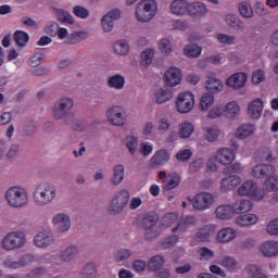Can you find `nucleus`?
Here are the masks:
<instances>
[{
  "label": "nucleus",
  "mask_w": 278,
  "mask_h": 278,
  "mask_svg": "<svg viewBox=\"0 0 278 278\" xmlns=\"http://www.w3.org/2000/svg\"><path fill=\"white\" fill-rule=\"evenodd\" d=\"M4 199L10 207L21 210V207L28 205L29 193L23 186H12L4 192Z\"/></svg>",
  "instance_id": "nucleus-1"
},
{
  "label": "nucleus",
  "mask_w": 278,
  "mask_h": 278,
  "mask_svg": "<svg viewBox=\"0 0 278 278\" xmlns=\"http://www.w3.org/2000/svg\"><path fill=\"white\" fill-rule=\"evenodd\" d=\"M157 16L155 0H141L135 7V17L138 23H151Z\"/></svg>",
  "instance_id": "nucleus-2"
},
{
  "label": "nucleus",
  "mask_w": 278,
  "mask_h": 278,
  "mask_svg": "<svg viewBox=\"0 0 278 278\" xmlns=\"http://www.w3.org/2000/svg\"><path fill=\"white\" fill-rule=\"evenodd\" d=\"M58 197V189L51 184H40L33 192V201L38 207H45L49 205L53 199Z\"/></svg>",
  "instance_id": "nucleus-3"
},
{
  "label": "nucleus",
  "mask_w": 278,
  "mask_h": 278,
  "mask_svg": "<svg viewBox=\"0 0 278 278\" xmlns=\"http://www.w3.org/2000/svg\"><path fill=\"white\" fill-rule=\"evenodd\" d=\"M239 197H249L251 201L262 202L266 199V191L260 188V185L255 180H245L237 189Z\"/></svg>",
  "instance_id": "nucleus-4"
},
{
  "label": "nucleus",
  "mask_w": 278,
  "mask_h": 278,
  "mask_svg": "<svg viewBox=\"0 0 278 278\" xmlns=\"http://www.w3.org/2000/svg\"><path fill=\"white\" fill-rule=\"evenodd\" d=\"M27 244V235L21 230L11 231L1 241L3 251H17Z\"/></svg>",
  "instance_id": "nucleus-5"
},
{
  "label": "nucleus",
  "mask_w": 278,
  "mask_h": 278,
  "mask_svg": "<svg viewBox=\"0 0 278 278\" xmlns=\"http://www.w3.org/2000/svg\"><path fill=\"white\" fill-rule=\"evenodd\" d=\"M194 105H197V100L194 93L190 91H182L175 99V110L178 114H190Z\"/></svg>",
  "instance_id": "nucleus-6"
},
{
  "label": "nucleus",
  "mask_w": 278,
  "mask_h": 278,
  "mask_svg": "<svg viewBox=\"0 0 278 278\" xmlns=\"http://www.w3.org/2000/svg\"><path fill=\"white\" fill-rule=\"evenodd\" d=\"M75 102L68 97L61 98L52 106V116L54 121H62L68 116V112L73 110Z\"/></svg>",
  "instance_id": "nucleus-7"
},
{
  "label": "nucleus",
  "mask_w": 278,
  "mask_h": 278,
  "mask_svg": "<svg viewBox=\"0 0 278 278\" xmlns=\"http://www.w3.org/2000/svg\"><path fill=\"white\" fill-rule=\"evenodd\" d=\"M79 253H81L79 247L68 245L65 250L61 251L59 257L56 255H52L50 257V263L52 266H62L64 263L73 262Z\"/></svg>",
  "instance_id": "nucleus-8"
},
{
  "label": "nucleus",
  "mask_w": 278,
  "mask_h": 278,
  "mask_svg": "<svg viewBox=\"0 0 278 278\" xmlns=\"http://www.w3.org/2000/svg\"><path fill=\"white\" fill-rule=\"evenodd\" d=\"M189 201L195 210L205 212V210H210L214 205L216 199L214 194L203 191L195 194L192 199L189 198Z\"/></svg>",
  "instance_id": "nucleus-9"
},
{
  "label": "nucleus",
  "mask_w": 278,
  "mask_h": 278,
  "mask_svg": "<svg viewBox=\"0 0 278 278\" xmlns=\"http://www.w3.org/2000/svg\"><path fill=\"white\" fill-rule=\"evenodd\" d=\"M105 116L114 127H124L127 124V114L121 105H114L105 112Z\"/></svg>",
  "instance_id": "nucleus-10"
},
{
  "label": "nucleus",
  "mask_w": 278,
  "mask_h": 278,
  "mask_svg": "<svg viewBox=\"0 0 278 278\" xmlns=\"http://www.w3.org/2000/svg\"><path fill=\"white\" fill-rule=\"evenodd\" d=\"M184 79V72L181 68L170 66L163 75V81L167 88H177Z\"/></svg>",
  "instance_id": "nucleus-11"
},
{
  "label": "nucleus",
  "mask_w": 278,
  "mask_h": 278,
  "mask_svg": "<svg viewBox=\"0 0 278 278\" xmlns=\"http://www.w3.org/2000/svg\"><path fill=\"white\" fill-rule=\"evenodd\" d=\"M128 203H129V191L122 190L113 197L109 205V211L111 212V214H121V212L125 210Z\"/></svg>",
  "instance_id": "nucleus-12"
},
{
  "label": "nucleus",
  "mask_w": 278,
  "mask_h": 278,
  "mask_svg": "<svg viewBox=\"0 0 278 278\" xmlns=\"http://www.w3.org/2000/svg\"><path fill=\"white\" fill-rule=\"evenodd\" d=\"M34 254H24L20 257L18 261H14L12 256H7L2 265L4 266V268H9L10 270H18V268H25V266L34 264Z\"/></svg>",
  "instance_id": "nucleus-13"
},
{
  "label": "nucleus",
  "mask_w": 278,
  "mask_h": 278,
  "mask_svg": "<svg viewBox=\"0 0 278 278\" xmlns=\"http://www.w3.org/2000/svg\"><path fill=\"white\" fill-rule=\"evenodd\" d=\"M248 81L249 74L244 72H237L226 79V86L227 88H230V90H242V88L247 87Z\"/></svg>",
  "instance_id": "nucleus-14"
},
{
  "label": "nucleus",
  "mask_w": 278,
  "mask_h": 278,
  "mask_svg": "<svg viewBox=\"0 0 278 278\" xmlns=\"http://www.w3.org/2000/svg\"><path fill=\"white\" fill-rule=\"evenodd\" d=\"M215 159L222 166H230L236 162V151L231 148H219L215 152Z\"/></svg>",
  "instance_id": "nucleus-15"
},
{
  "label": "nucleus",
  "mask_w": 278,
  "mask_h": 278,
  "mask_svg": "<svg viewBox=\"0 0 278 278\" xmlns=\"http://www.w3.org/2000/svg\"><path fill=\"white\" fill-rule=\"evenodd\" d=\"M34 244L35 247H38V249H48V247L55 244V239L53 238L51 230H41L35 235Z\"/></svg>",
  "instance_id": "nucleus-16"
},
{
  "label": "nucleus",
  "mask_w": 278,
  "mask_h": 278,
  "mask_svg": "<svg viewBox=\"0 0 278 278\" xmlns=\"http://www.w3.org/2000/svg\"><path fill=\"white\" fill-rule=\"evenodd\" d=\"M175 97V92L168 87H159L153 91V101L156 105H165Z\"/></svg>",
  "instance_id": "nucleus-17"
},
{
  "label": "nucleus",
  "mask_w": 278,
  "mask_h": 278,
  "mask_svg": "<svg viewBox=\"0 0 278 278\" xmlns=\"http://www.w3.org/2000/svg\"><path fill=\"white\" fill-rule=\"evenodd\" d=\"M157 216H148L143 219V227L146 229V238L147 240H153V238H157L161 231L157 226Z\"/></svg>",
  "instance_id": "nucleus-18"
},
{
  "label": "nucleus",
  "mask_w": 278,
  "mask_h": 278,
  "mask_svg": "<svg viewBox=\"0 0 278 278\" xmlns=\"http://www.w3.org/2000/svg\"><path fill=\"white\" fill-rule=\"evenodd\" d=\"M238 238V230L233 227H224L217 231L216 241L219 244H229Z\"/></svg>",
  "instance_id": "nucleus-19"
},
{
  "label": "nucleus",
  "mask_w": 278,
  "mask_h": 278,
  "mask_svg": "<svg viewBox=\"0 0 278 278\" xmlns=\"http://www.w3.org/2000/svg\"><path fill=\"white\" fill-rule=\"evenodd\" d=\"M204 88L206 91H208V94H220L223 90H225V84L223 83V79L216 78L214 76H207Z\"/></svg>",
  "instance_id": "nucleus-20"
},
{
  "label": "nucleus",
  "mask_w": 278,
  "mask_h": 278,
  "mask_svg": "<svg viewBox=\"0 0 278 278\" xmlns=\"http://www.w3.org/2000/svg\"><path fill=\"white\" fill-rule=\"evenodd\" d=\"M167 162H170V152H168L166 149H160L152 155L150 160V164L154 168L166 166Z\"/></svg>",
  "instance_id": "nucleus-21"
},
{
  "label": "nucleus",
  "mask_w": 278,
  "mask_h": 278,
  "mask_svg": "<svg viewBox=\"0 0 278 278\" xmlns=\"http://www.w3.org/2000/svg\"><path fill=\"white\" fill-rule=\"evenodd\" d=\"M277 173V168L273 164H258L253 167L251 170V176L254 177V179H264V177L268 175H275Z\"/></svg>",
  "instance_id": "nucleus-22"
},
{
  "label": "nucleus",
  "mask_w": 278,
  "mask_h": 278,
  "mask_svg": "<svg viewBox=\"0 0 278 278\" xmlns=\"http://www.w3.org/2000/svg\"><path fill=\"white\" fill-rule=\"evenodd\" d=\"M233 214H248L253 211L254 204L253 200L250 199H238L231 204Z\"/></svg>",
  "instance_id": "nucleus-23"
},
{
  "label": "nucleus",
  "mask_w": 278,
  "mask_h": 278,
  "mask_svg": "<svg viewBox=\"0 0 278 278\" xmlns=\"http://www.w3.org/2000/svg\"><path fill=\"white\" fill-rule=\"evenodd\" d=\"M258 251L263 257H277L278 241L277 240L264 241L263 243H261Z\"/></svg>",
  "instance_id": "nucleus-24"
},
{
  "label": "nucleus",
  "mask_w": 278,
  "mask_h": 278,
  "mask_svg": "<svg viewBox=\"0 0 278 278\" xmlns=\"http://www.w3.org/2000/svg\"><path fill=\"white\" fill-rule=\"evenodd\" d=\"M260 222V216L255 213H242L235 218V224L238 227H253Z\"/></svg>",
  "instance_id": "nucleus-25"
},
{
  "label": "nucleus",
  "mask_w": 278,
  "mask_h": 278,
  "mask_svg": "<svg viewBox=\"0 0 278 278\" xmlns=\"http://www.w3.org/2000/svg\"><path fill=\"white\" fill-rule=\"evenodd\" d=\"M121 18V10L114 9L108 14H105L101 20L102 29L106 33L112 31L114 29V21H118Z\"/></svg>",
  "instance_id": "nucleus-26"
},
{
  "label": "nucleus",
  "mask_w": 278,
  "mask_h": 278,
  "mask_svg": "<svg viewBox=\"0 0 278 278\" xmlns=\"http://www.w3.org/2000/svg\"><path fill=\"white\" fill-rule=\"evenodd\" d=\"M240 184H242V178L231 175L222 179L219 188L222 192H231V190H236Z\"/></svg>",
  "instance_id": "nucleus-27"
},
{
  "label": "nucleus",
  "mask_w": 278,
  "mask_h": 278,
  "mask_svg": "<svg viewBox=\"0 0 278 278\" xmlns=\"http://www.w3.org/2000/svg\"><path fill=\"white\" fill-rule=\"evenodd\" d=\"M52 224L55 225L61 233H64L71 229V217L66 213H58L53 216Z\"/></svg>",
  "instance_id": "nucleus-28"
},
{
  "label": "nucleus",
  "mask_w": 278,
  "mask_h": 278,
  "mask_svg": "<svg viewBox=\"0 0 278 278\" xmlns=\"http://www.w3.org/2000/svg\"><path fill=\"white\" fill-rule=\"evenodd\" d=\"M214 233H216V226L206 225L195 231L194 238L197 242H210Z\"/></svg>",
  "instance_id": "nucleus-29"
},
{
  "label": "nucleus",
  "mask_w": 278,
  "mask_h": 278,
  "mask_svg": "<svg viewBox=\"0 0 278 278\" xmlns=\"http://www.w3.org/2000/svg\"><path fill=\"white\" fill-rule=\"evenodd\" d=\"M256 131L257 127L255 125L242 124L236 129L235 137L238 138V140H247V138L254 136Z\"/></svg>",
  "instance_id": "nucleus-30"
},
{
  "label": "nucleus",
  "mask_w": 278,
  "mask_h": 278,
  "mask_svg": "<svg viewBox=\"0 0 278 278\" xmlns=\"http://www.w3.org/2000/svg\"><path fill=\"white\" fill-rule=\"evenodd\" d=\"M264 112V101L262 99H255L248 106V114L253 121L262 118V113Z\"/></svg>",
  "instance_id": "nucleus-31"
},
{
  "label": "nucleus",
  "mask_w": 278,
  "mask_h": 278,
  "mask_svg": "<svg viewBox=\"0 0 278 278\" xmlns=\"http://www.w3.org/2000/svg\"><path fill=\"white\" fill-rule=\"evenodd\" d=\"M235 216L231 204H222L215 210V218L218 220H231Z\"/></svg>",
  "instance_id": "nucleus-32"
},
{
  "label": "nucleus",
  "mask_w": 278,
  "mask_h": 278,
  "mask_svg": "<svg viewBox=\"0 0 278 278\" xmlns=\"http://www.w3.org/2000/svg\"><path fill=\"white\" fill-rule=\"evenodd\" d=\"M224 116L233 121L240 116V104L238 101H230L224 106Z\"/></svg>",
  "instance_id": "nucleus-33"
},
{
  "label": "nucleus",
  "mask_w": 278,
  "mask_h": 278,
  "mask_svg": "<svg viewBox=\"0 0 278 278\" xmlns=\"http://www.w3.org/2000/svg\"><path fill=\"white\" fill-rule=\"evenodd\" d=\"M189 16L203 17L207 14V7L202 2H191L188 7Z\"/></svg>",
  "instance_id": "nucleus-34"
},
{
  "label": "nucleus",
  "mask_w": 278,
  "mask_h": 278,
  "mask_svg": "<svg viewBox=\"0 0 278 278\" xmlns=\"http://www.w3.org/2000/svg\"><path fill=\"white\" fill-rule=\"evenodd\" d=\"M189 5L190 3L186 0H174L170 4V10L176 16H184L185 14H188Z\"/></svg>",
  "instance_id": "nucleus-35"
},
{
  "label": "nucleus",
  "mask_w": 278,
  "mask_h": 278,
  "mask_svg": "<svg viewBox=\"0 0 278 278\" xmlns=\"http://www.w3.org/2000/svg\"><path fill=\"white\" fill-rule=\"evenodd\" d=\"M225 23L228 24L229 27H232V29H236V31H244V22L238 18V15L233 13L226 14Z\"/></svg>",
  "instance_id": "nucleus-36"
},
{
  "label": "nucleus",
  "mask_w": 278,
  "mask_h": 278,
  "mask_svg": "<svg viewBox=\"0 0 278 278\" xmlns=\"http://www.w3.org/2000/svg\"><path fill=\"white\" fill-rule=\"evenodd\" d=\"M220 128L217 125H212L204 128V138L207 142H216L220 138Z\"/></svg>",
  "instance_id": "nucleus-37"
},
{
  "label": "nucleus",
  "mask_w": 278,
  "mask_h": 278,
  "mask_svg": "<svg viewBox=\"0 0 278 278\" xmlns=\"http://www.w3.org/2000/svg\"><path fill=\"white\" fill-rule=\"evenodd\" d=\"M153 58H155V50L148 48L141 52L140 65L142 68H149L153 64Z\"/></svg>",
  "instance_id": "nucleus-38"
},
{
  "label": "nucleus",
  "mask_w": 278,
  "mask_h": 278,
  "mask_svg": "<svg viewBox=\"0 0 278 278\" xmlns=\"http://www.w3.org/2000/svg\"><path fill=\"white\" fill-rule=\"evenodd\" d=\"M216 103V98L212 93H203L200 98V110L201 112H208L210 109Z\"/></svg>",
  "instance_id": "nucleus-39"
},
{
  "label": "nucleus",
  "mask_w": 278,
  "mask_h": 278,
  "mask_svg": "<svg viewBox=\"0 0 278 278\" xmlns=\"http://www.w3.org/2000/svg\"><path fill=\"white\" fill-rule=\"evenodd\" d=\"M90 33L87 30H77L72 33L67 38V45H78V42H84L88 40Z\"/></svg>",
  "instance_id": "nucleus-40"
},
{
  "label": "nucleus",
  "mask_w": 278,
  "mask_h": 278,
  "mask_svg": "<svg viewBox=\"0 0 278 278\" xmlns=\"http://www.w3.org/2000/svg\"><path fill=\"white\" fill-rule=\"evenodd\" d=\"M178 134H179L180 138H182L184 140L190 138V136H192V134H194V124H192L188 121L182 122L178 126Z\"/></svg>",
  "instance_id": "nucleus-41"
},
{
  "label": "nucleus",
  "mask_w": 278,
  "mask_h": 278,
  "mask_svg": "<svg viewBox=\"0 0 278 278\" xmlns=\"http://www.w3.org/2000/svg\"><path fill=\"white\" fill-rule=\"evenodd\" d=\"M126 149L129 151L130 155H136L138 153L139 139L134 135L126 136L124 140Z\"/></svg>",
  "instance_id": "nucleus-42"
},
{
  "label": "nucleus",
  "mask_w": 278,
  "mask_h": 278,
  "mask_svg": "<svg viewBox=\"0 0 278 278\" xmlns=\"http://www.w3.org/2000/svg\"><path fill=\"white\" fill-rule=\"evenodd\" d=\"M54 14L60 23H64V25H75V18L68 11L64 9H55Z\"/></svg>",
  "instance_id": "nucleus-43"
},
{
  "label": "nucleus",
  "mask_w": 278,
  "mask_h": 278,
  "mask_svg": "<svg viewBox=\"0 0 278 278\" xmlns=\"http://www.w3.org/2000/svg\"><path fill=\"white\" fill-rule=\"evenodd\" d=\"M179 184H181V176H179L177 173H170L168 174L163 186L165 190H175Z\"/></svg>",
  "instance_id": "nucleus-44"
},
{
  "label": "nucleus",
  "mask_w": 278,
  "mask_h": 278,
  "mask_svg": "<svg viewBox=\"0 0 278 278\" xmlns=\"http://www.w3.org/2000/svg\"><path fill=\"white\" fill-rule=\"evenodd\" d=\"M123 179H125V166L119 164L113 168L111 184H113V186H118L119 184H123Z\"/></svg>",
  "instance_id": "nucleus-45"
},
{
  "label": "nucleus",
  "mask_w": 278,
  "mask_h": 278,
  "mask_svg": "<svg viewBox=\"0 0 278 278\" xmlns=\"http://www.w3.org/2000/svg\"><path fill=\"white\" fill-rule=\"evenodd\" d=\"M238 10H239V14L243 18H253V16L255 14L253 11V7L251 5V2H249V1L240 2L238 4Z\"/></svg>",
  "instance_id": "nucleus-46"
},
{
  "label": "nucleus",
  "mask_w": 278,
  "mask_h": 278,
  "mask_svg": "<svg viewBox=\"0 0 278 278\" xmlns=\"http://www.w3.org/2000/svg\"><path fill=\"white\" fill-rule=\"evenodd\" d=\"M109 88H114V90H123L125 88V77L121 74L113 75L108 81Z\"/></svg>",
  "instance_id": "nucleus-47"
},
{
  "label": "nucleus",
  "mask_w": 278,
  "mask_h": 278,
  "mask_svg": "<svg viewBox=\"0 0 278 278\" xmlns=\"http://www.w3.org/2000/svg\"><path fill=\"white\" fill-rule=\"evenodd\" d=\"M263 190L266 192H278V176H269L263 184Z\"/></svg>",
  "instance_id": "nucleus-48"
},
{
  "label": "nucleus",
  "mask_w": 278,
  "mask_h": 278,
  "mask_svg": "<svg viewBox=\"0 0 278 278\" xmlns=\"http://www.w3.org/2000/svg\"><path fill=\"white\" fill-rule=\"evenodd\" d=\"M162 266H164V256L155 255L148 261L147 268L150 273H155V270H160Z\"/></svg>",
  "instance_id": "nucleus-49"
},
{
  "label": "nucleus",
  "mask_w": 278,
  "mask_h": 278,
  "mask_svg": "<svg viewBox=\"0 0 278 278\" xmlns=\"http://www.w3.org/2000/svg\"><path fill=\"white\" fill-rule=\"evenodd\" d=\"M142 136L146 140H155V124L151 121L146 122L142 127Z\"/></svg>",
  "instance_id": "nucleus-50"
},
{
  "label": "nucleus",
  "mask_w": 278,
  "mask_h": 278,
  "mask_svg": "<svg viewBox=\"0 0 278 278\" xmlns=\"http://www.w3.org/2000/svg\"><path fill=\"white\" fill-rule=\"evenodd\" d=\"M203 52V48L197 45H187L185 46L184 53L187 58H199Z\"/></svg>",
  "instance_id": "nucleus-51"
},
{
  "label": "nucleus",
  "mask_w": 278,
  "mask_h": 278,
  "mask_svg": "<svg viewBox=\"0 0 278 278\" xmlns=\"http://www.w3.org/2000/svg\"><path fill=\"white\" fill-rule=\"evenodd\" d=\"M113 51L117 55H127L129 53V43L125 40H117L113 45Z\"/></svg>",
  "instance_id": "nucleus-52"
},
{
  "label": "nucleus",
  "mask_w": 278,
  "mask_h": 278,
  "mask_svg": "<svg viewBox=\"0 0 278 278\" xmlns=\"http://www.w3.org/2000/svg\"><path fill=\"white\" fill-rule=\"evenodd\" d=\"M14 40L17 47H27L29 42V35L23 30H16L14 33Z\"/></svg>",
  "instance_id": "nucleus-53"
},
{
  "label": "nucleus",
  "mask_w": 278,
  "mask_h": 278,
  "mask_svg": "<svg viewBox=\"0 0 278 278\" xmlns=\"http://www.w3.org/2000/svg\"><path fill=\"white\" fill-rule=\"evenodd\" d=\"M225 116V108L223 104H216L215 106L211 108L207 113V117L211 119L222 118Z\"/></svg>",
  "instance_id": "nucleus-54"
},
{
  "label": "nucleus",
  "mask_w": 278,
  "mask_h": 278,
  "mask_svg": "<svg viewBox=\"0 0 278 278\" xmlns=\"http://www.w3.org/2000/svg\"><path fill=\"white\" fill-rule=\"evenodd\" d=\"M248 278H268V276L264 274L262 267L257 265H250L248 267Z\"/></svg>",
  "instance_id": "nucleus-55"
},
{
  "label": "nucleus",
  "mask_w": 278,
  "mask_h": 278,
  "mask_svg": "<svg viewBox=\"0 0 278 278\" xmlns=\"http://www.w3.org/2000/svg\"><path fill=\"white\" fill-rule=\"evenodd\" d=\"M179 220V214L177 213H167L162 219H161V226L166 228V227H172V225H175Z\"/></svg>",
  "instance_id": "nucleus-56"
},
{
  "label": "nucleus",
  "mask_w": 278,
  "mask_h": 278,
  "mask_svg": "<svg viewBox=\"0 0 278 278\" xmlns=\"http://www.w3.org/2000/svg\"><path fill=\"white\" fill-rule=\"evenodd\" d=\"M159 51L164 55H170L173 53V43L167 38H163L157 42Z\"/></svg>",
  "instance_id": "nucleus-57"
},
{
  "label": "nucleus",
  "mask_w": 278,
  "mask_h": 278,
  "mask_svg": "<svg viewBox=\"0 0 278 278\" xmlns=\"http://www.w3.org/2000/svg\"><path fill=\"white\" fill-rule=\"evenodd\" d=\"M219 264L220 266H224V268H227V270H230L231 273H233V270H237L238 268V262L236 261V258L231 256H225Z\"/></svg>",
  "instance_id": "nucleus-58"
},
{
  "label": "nucleus",
  "mask_w": 278,
  "mask_h": 278,
  "mask_svg": "<svg viewBox=\"0 0 278 278\" xmlns=\"http://www.w3.org/2000/svg\"><path fill=\"white\" fill-rule=\"evenodd\" d=\"M84 278H97V265L94 263H88L83 269Z\"/></svg>",
  "instance_id": "nucleus-59"
},
{
  "label": "nucleus",
  "mask_w": 278,
  "mask_h": 278,
  "mask_svg": "<svg viewBox=\"0 0 278 278\" xmlns=\"http://www.w3.org/2000/svg\"><path fill=\"white\" fill-rule=\"evenodd\" d=\"M139 153L143 157H149L153 153V143L143 141L139 144Z\"/></svg>",
  "instance_id": "nucleus-60"
},
{
  "label": "nucleus",
  "mask_w": 278,
  "mask_h": 278,
  "mask_svg": "<svg viewBox=\"0 0 278 278\" xmlns=\"http://www.w3.org/2000/svg\"><path fill=\"white\" fill-rule=\"evenodd\" d=\"M42 62H45V54H42V52H37L33 56H30L28 64L33 68H36L40 66Z\"/></svg>",
  "instance_id": "nucleus-61"
},
{
  "label": "nucleus",
  "mask_w": 278,
  "mask_h": 278,
  "mask_svg": "<svg viewBox=\"0 0 278 278\" xmlns=\"http://www.w3.org/2000/svg\"><path fill=\"white\" fill-rule=\"evenodd\" d=\"M193 155L191 149H182L176 153V160L178 162H188Z\"/></svg>",
  "instance_id": "nucleus-62"
},
{
  "label": "nucleus",
  "mask_w": 278,
  "mask_h": 278,
  "mask_svg": "<svg viewBox=\"0 0 278 278\" xmlns=\"http://www.w3.org/2000/svg\"><path fill=\"white\" fill-rule=\"evenodd\" d=\"M170 129V122L166 117H162L156 124V130L160 134H166Z\"/></svg>",
  "instance_id": "nucleus-63"
},
{
  "label": "nucleus",
  "mask_w": 278,
  "mask_h": 278,
  "mask_svg": "<svg viewBox=\"0 0 278 278\" xmlns=\"http://www.w3.org/2000/svg\"><path fill=\"white\" fill-rule=\"evenodd\" d=\"M266 231L269 236H278V218H275L267 224Z\"/></svg>",
  "instance_id": "nucleus-64"
}]
</instances>
